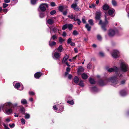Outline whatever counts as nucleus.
Segmentation results:
<instances>
[{
	"mask_svg": "<svg viewBox=\"0 0 129 129\" xmlns=\"http://www.w3.org/2000/svg\"><path fill=\"white\" fill-rule=\"evenodd\" d=\"M81 77L83 79H86L88 78V76L85 73H83L81 75Z\"/></svg>",
	"mask_w": 129,
	"mask_h": 129,
	"instance_id": "22",
	"label": "nucleus"
},
{
	"mask_svg": "<svg viewBox=\"0 0 129 129\" xmlns=\"http://www.w3.org/2000/svg\"><path fill=\"white\" fill-rule=\"evenodd\" d=\"M89 82L91 84H94L95 82L94 80L91 78H89Z\"/></svg>",
	"mask_w": 129,
	"mask_h": 129,
	"instance_id": "25",
	"label": "nucleus"
},
{
	"mask_svg": "<svg viewBox=\"0 0 129 129\" xmlns=\"http://www.w3.org/2000/svg\"><path fill=\"white\" fill-rule=\"evenodd\" d=\"M36 0H31V3L32 4H34L36 3Z\"/></svg>",
	"mask_w": 129,
	"mask_h": 129,
	"instance_id": "49",
	"label": "nucleus"
},
{
	"mask_svg": "<svg viewBox=\"0 0 129 129\" xmlns=\"http://www.w3.org/2000/svg\"><path fill=\"white\" fill-rule=\"evenodd\" d=\"M63 9L64 7L62 6H60L58 7L59 10L62 12Z\"/></svg>",
	"mask_w": 129,
	"mask_h": 129,
	"instance_id": "31",
	"label": "nucleus"
},
{
	"mask_svg": "<svg viewBox=\"0 0 129 129\" xmlns=\"http://www.w3.org/2000/svg\"><path fill=\"white\" fill-rule=\"evenodd\" d=\"M103 10L105 11H107L109 9L110 7L108 4H104L102 7Z\"/></svg>",
	"mask_w": 129,
	"mask_h": 129,
	"instance_id": "14",
	"label": "nucleus"
},
{
	"mask_svg": "<svg viewBox=\"0 0 129 129\" xmlns=\"http://www.w3.org/2000/svg\"><path fill=\"white\" fill-rule=\"evenodd\" d=\"M67 28H68L67 24H66L63 25L62 27V29L63 30H64L66 29Z\"/></svg>",
	"mask_w": 129,
	"mask_h": 129,
	"instance_id": "35",
	"label": "nucleus"
},
{
	"mask_svg": "<svg viewBox=\"0 0 129 129\" xmlns=\"http://www.w3.org/2000/svg\"><path fill=\"white\" fill-rule=\"evenodd\" d=\"M68 28L69 30H71L73 27V25L72 24H68Z\"/></svg>",
	"mask_w": 129,
	"mask_h": 129,
	"instance_id": "29",
	"label": "nucleus"
},
{
	"mask_svg": "<svg viewBox=\"0 0 129 129\" xmlns=\"http://www.w3.org/2000/svg\"><path fill=\"white\" fill-rule=\"evenodd\" d=\"M88 22L89 24L91 25H93L94 24L93 20L92 19H90L88 20Z\"/></svg>",
	"mask_w": 129,
	"mask_h": 129,
	"instance_id": "33",
	"label": "nucleus"
},
{
	"mask_svg": "<svg viewBox=\"0 0 129 129\" xmlns=\"http://www.w3.org/2000/svg\"><path fill=\"white\" fill-rule=\"evenodd\" d=\"M99 54L101 56H102V57L104 56V53L102 52H100Z\"/></svg>",
	"mask_w": 129,
	"mask_h": 129,
	"instance_id": "59",
	"label": "nucleus"
},
{
	"mask_svg": "<svg viewBox=\"0 0 129 129\" xmlns=\"http://www.w3.org/2000/svg\"><path fill=\"white\" fill-rule=\"evenodd\" d=\"M40 16L41 18H43L44 16V15L43 13H41L40 14Z\"/></svg>",
	"mask_w": 129,
	"mask_h": 129,
	"instance_id": "60",
	"label": "nucleus"
},
{
	"mask_svg": "<svg viewBox=\"0 0 129 129\" xmlns=\"http://www.w3.org/2000/svg\"><path fill=\"white\" fill-rule=\"evenodd\" d=\"M73 80L74 82L76 84H78L79 81L78 78L77 76L75 77Z\"/></svg>",
	"mask_w": 129,
	"mask_h": 129,
	"instance_id": "20",
	"label": "nucleus"
},
{
	"mask_svg": "<svg viewBox=\"0 0 129 129\" xmlns=\"http://www.w3.org/2000/svg\"><path fill=\"white\" fill-rule=\"evenodd\" d=\"M92 89L94 91H96L97 90V88L95 86L92 87Z\"/></svg>",
	"mask_w": 129,
	"mask_h": 129,
	"instance_id": "38",
	"label": "nucleus"
},
{
	"mask_svg": "<svg viewBox=\"0 0 129 129\" xmlns=\"http://www.w3.org/2000/svg\"><path fill=\"white\" fill-rule=\"evenodd\" d=\"M82 21L83 23H86V21L84 18H82Z\"/></svg>",
	"mask_w": 129,
	"mask_h": 129,
	"instance_id": "56",
	"label": "nucleus"
},
{
	"mask_svg": "<svg viewBox=\"0 0 129 129\" xmlns=\"http://www.w3.org/2000/svg\"><path fill=\"white\" fill-rule=\"evenodd\" d=\"M56 11L55 10H53L52 11L50 12V14L51 15H53L54 14L56 13Z\"/></svg>",
	"mask_w": 129,
	"mask_h": 129,
	"instance_id": "47",
	"label": "nucleus"
},
{
	"mask_svg": "<svg viewBox=\"0 0 129 129\" xmlns=\"http://www.w3.org/2000/svg\"><path fill=\"white\" fill-rule=\"evenodd\" d=\"M39 7L41 11L44 12L46 10L47 8H48V5L47 4H42L40 5Z\"/></svg>",
	"mask_w": 129,
	"mask_h": 129,
	"instance_id": "7",
	"label": "nucleus"
},
{
	"mask_svg": "<svg viewBox=\"0 0 129 129\" xmlns=\"http://www.w3.org/2000/svg\"><path fill=\"white\" fill-rule=\"evenodd\" d=\"M85 27L87 29L88 31H90L91 30V27L90 26H89L88 24L87 23L86 24Z\"/></svg>",
	"mask_w": 129,
	"mask_h": 129,
	"instance_id": "26",
	"label": "nucleus"
},
{
	"mask_svg": "<svg viewBox=\"0 0 129 129\" xmlns=\"http://www.w3.org/2000/svg\"><path fill=\"white\" fill-rule=\"evenodd\" d=\"M8 4H7L5 3H3V6L4 8H5L8 7Z\"/></svg>",
	"mask_w": 129,
	"mask_h": 129,
	"instance_id": "45",
	"label": "nucleus"
},
{
	"mask_svg": "<svg viewBox=\"0 0 129 129\" xmlns=\"http://www.w3.org/2000/svg\"><path fill=\"white\" fill-rule=\"evenodd\" d=\"M79 19L78 18V17L77 16H74L73 17V19L75 21H77Z\"/></svg>",
	"mask_w": 129,
	"mask_h": 129,
	"instance_id": "43",
	"label": "nucleus"
},
{
	"mask_svg": "<svg viewBox=\"0 0 129 129\" xmlns=\"http://www.w3.org/2000/svg\"><path fill=\"white\" fill-rule=\"evenodd\" d=\"M20 86V84L19 83H16L15 85V88L18 89Z\"/></svg>",
	"mask_w": 129,
	"mask_h": 129,
	"instance_id": "34",
	"label": "nucleus"
},
{
	"mask_svg": "<svg viewBox=\"0 0 129 129\" xmlns=\"http://www.w3.org/2000/svg\"><path fill=\"white\" fill-rule=\"evenodd\" d=\"M125 80H123L121 82V84H123L125 83Z\"/></svg>",
	"mask_w": 129,
	"mask_h": 129,
	"instance_id": "57",
	"label": "nucleus"
},
{
	"mask_svg": "<svg viewBox=\"0 0 129 129\" xmlns=\"http://www.w3.org/2000/svg\"><path fill=\"white\" fill-rule=\"evenodd\" d=\"M70 69L69 68H67L66 69V72L64 74V77L66 78H67L69 80L71 79L72 77V75L69 74V73L70 72Z\"/></svg>",
	"mask_w": 129,
	"mask_h": 129,
	"instance_id": "4",
	"label": "nucleus"
},
{
	"mask_svg": "<svg viewBox=\"0 0 129 129\" xmlns=\"http://www.w3.org/2000/svg\"><path fill=\"white\" fill-rule=\"evenodd\" d=\"M120 66L121 70L123 72H126L127 71L129 70L127 65L123 62L121 63Z\"/></svg>",
	"mask_w": 129,
	"mask_h": 129,
	"instance_id": "5",
	"label": "nucleus"
},
{
	"mask_svg": "<svg viewBox=\"0 0 129 129\" xmlns=\"http://www.w3.org/2000/svg\"><path fill=\"white\" fill-rule=\"evenodd\" d=\"M61 55V54H60L58 52H55L54 54V56L56 59H58L60 57Z\"/></svg>",
	"mask_w": 129,
	"mask_h": 129,
	"instance_id": "16",
	"label": "nucleus"
},
{
	"mask_svg": "<svg viewBox=\"0 0 129 129\" xmlns=\"http://www.w3.org/2000/svg\"><path fill=\"white\" fill-rule=\"evenodd\" d=\"M49 46L51 47H52L56 45V42L55 41H53L52 42H51L50 41L49 42Z\"/></svg>",
	"mask_w": 129,
	"mask_h": 129,
	"instance_id": "24",
	"label": "nucleus"
},
{
	"mask_svg": "<svg viewBox=\"0 0 129 129\" xmlns=\"http://www.w3.org/2000/svg\"><path fill=\"white\" fill-rule=\"evenodd\" d=\"M20 110L21 112H23L25 111V109L23 107H22L20 108Z\"/></svg>",
	"mask_w": 129,
	"mask_h": 129,
	"instance_id": "44",
	"label": "nucleus"
},
{
	"mask_svg": "<svg viewBox=\"0 0 129 129\" xmlns=\"http://www.w3.org/2000/svg\"><path fill=\"white\" fill-rule=\"evenodd\" d=\"M72 39L70 38H69L67 40V43L70 44L71 45L73 46V43L72 42Z\"/></svg>",
	"mask_w": 129,
	"mask_h": 129,
	"instance_id": "28",
	"label": "nucleus"
},
{
	"mask_svg": "<svg viewBox=\"0 0 129 129\" xmlns=\"http://www.w3.org/2000/svg\"><path fill=\"white\" fill-rule=\"evenodd\" d=\"M115 31L114 30L112 29H110L108 31V35L110 37H113L115 35Z\"/></svg>",
	"mask_w": 129,
	"mask_h": 129,
	"instance_id": "9",
	"label": "nucleus"
},
{
	"mask_svg": "<svg viewBox=\"0 0 129 129\" xmlns=\"http://www.w3.org/2000/svg\"><path fill=\"white\" fill-rule=\"evenodd\" d=\"M30 115L28 114H26L25 115V118L26 119H28L30 118Z\"/></svg>",
	"mask_w": 129,
	"mask_h": 129,
	"instance_id": "40",
	"label": "nucleus"
},
{
	"mask_svg": "<svg viewBox=\"0 0 129 129\" xmlns=\"http://www.w3.org/2000/svg\"><path fill=\"white\" fill-rule=\"evenodd\" d=\"M58 39L59 42L61 43H62V42L64 41V40L61 37H59Z\"/></svg>",
	"mask_w": 129,
	"mask_h": 129,
	"instance_id": "39",
	"label": "nucleus"
},
{
	"mask_svg": "<svg viewBox=\"0 0 129 129\" xmlns=\"http://www.w3.org/2000/svg\"><path fill=\"white\" fill-rule=\"evenodd\" d=\"M63 14L64 15H66L67 13V10H66L64 12H62Z\"/></svg>",
	"mask_w": 129,
	"mask_h": 129,
	"instance_id": "53",
	"label": "nucleus"
},
{
	"mask_svg": "<svg viewBox=\"0 0 129 129\" xmlns=\"http://www.w3.org/2000/svg\"><path fill=\"white\" fill-rule=\"evenodd\" d=\"M9 125L11 128H13L15 126V124L14 123H13L11 125L10 124H9Z\"/></svg>",
	"mask_w": 129,
	"mask_h": 129,
	"instance_id": "48",
	"label": "nucleus"
},
{
	"mask_svg": "<svg viewBox=\"0 0 129 129\" xmlns=\"http://www.w3.org/2000/svg\"><path fill=\"white\" fill-rule=\"evenodd\" d=\"M57 36L56 35H53L51 38V39H52L53 40H55L57 38Z\"/></svg>",
	"mask_w": 129,
	"mask_h": 129,
	"instance_id": "36",
	"label": "nucleus"
},
{
	"mask_svg": "<svg viewBox=\"0 0 129 129\" xmlns=\"http://www.w3.org/2000/svg\"><path fill=\"white\" fill-rule=\"evenodd\" d=\"M83 82V80H79V83L77 84L78 85L82 87H83L84 86V83Z\"/></svg>",
	"mask_w": 129,
	"mask_h": 129,
	"instance_id": "19",
	"label": "nucleus"
},
{
	"mask_svg": "<svg viewBox=\"0 0 129 129\" xmlns=\"http://www.w3.org/2000/svg\"><path fill=\"white\" fill-rule=\"evenodd\" d=\"M29 94L30 95H34L35 94L34 92L33 91L29 92Z\"/></svg>",
	"mask_w": 129,
	"mask_h": 129,
	"instance_id": "54",
	"label": "nucleus"
},
{
	"mask_svg": "<svg viewBox=\"0 0 129 129\" xmlns=\"http://www.w3.org/2000/svg\"><path fill=\"white\" fill-rule=\"evenodd\" d=\"M17 104L16 103L12 104L10 102H7L5 103L3 105V109L7 108H14L17 107Z\"/></svg>",
	"mask_w": 129,
	"mask_h": 129,
	"instance_id": "3",
	"label": "nucleus"
},
{
	"mask_svg": "<svg viewBox=\"0 0 129 129\" xmlns=\"http://www.w3.org/2000/svg\"><path fill=\"white\" fill-rule=\"evenodd\" d=\"M109 81L108 78L106 77L100 79L98 81V83L100 86H103L106 85Z\"/></svg>",
	"mask_w": 129,
	"mask_h": 129,
	"instance_id": "2",
	"label": "nucleus"
},
{
	"mask_svg": "<svg viewBox=\"0 0 129 129\" xmlns=\"http://www.w3.org/2000/svg\"><path fill=\"white\" fill-rule=\"evenodd\" d=\"M21 121L23 124H24L25 123V120L24 119L22 118L21 120Z\"/></svg>",
	"mask_w": 129,
	"mask_h": 129,
	"instance_id": "46",
	"label": "nucleus"
},
{
	"mask_svg": "<svg viewBox=\"0 0 129 129\" xmlns=\"http://www.w3.org/2000/svg\"><path fill=\"white\" fill-rule=\"evenodd\" d=\"M2 107H3V110L4 109H5V113L7 114L8 115H9V114H10L12 112V111H13L12 110L11 108L9 109H8L7 108H7L3 109V106Z\"/></svg>",
	"mask_w": 129,
	"mask_h": 129,
	"instance_id": "12",
	"label": "nucleus"
},
{
	"mask_svg": "<svg viewBox=\"0 0 129 129\" xmlns=\"http://www.w3.org/2000/svg\"><path fill=\"white\" fill-rule=\"evenodd\" d=\"M63 48L62 46L61 45H60L59 47L56 49L58 51V52H61L62 51Z\"/></svg>",
	"mask_w": 129,
	"mask_h": 129,
	"instance_id": "18",
	"label": "nucleus"
},
{
	"mask_svg": "<svg viewBox=\"0 0 129 129\" xmlns=\"http://www.w3.org/2000/svg\"><path fill=\"white\" fill-rule=\"evenodd\" d=\"M47 23L50 25H52L54 23L53 20L51 19H50L48 20L47 21Z\"/></svg>",
	"mask_w": 129,
	"mask_h": 129,
	"instance_id": "23",
	"label": "nucleus"
},
{
	"mask_svg": "<svg viewBox=\"0 0 129 129\" xmlns=\"http://www.w3.org/2000/svg\"><path fill=\"white\" fill-rule=\"evenodd\" d=\"M42 75V73L40 72H37L34 75V77L35 78H39Z\"/></svg>",
	"mask_w": 129,
	"mask_h": 129,
	"instance_id": "17",
	"label": "nucleus"
},
{
	"mask_svg": "<svg viewBox=\"0 0 129 129\" xmlns=\"http://www.w3.org/2000/svg\"><path fill=\"white\" fill-rule=\"evenodd\" d=\"M96 16L95 17V19L96 20H100L99 23V24L101 25L102 29L104 31H106L107 29L106 28V26L107 24L108 23V21L107 19V16L106 15H105V21L103 22L102 20H101V11H99L96 12Z\"/></svg>",
	"mask_w": 129,
	"mask_h": 129,
	"instance_id": "1",
	"label": "nucleus"
},
{
	"mask_svg": "<svg viewBox=\"0 0 129 129\" xmlns=\"http://www.w3.org/2000/svg\"><path fill=\"white\" fill-rule=\"evenodd\" d=\"M6 121L7 122H10V120L9 118H7L6 119Z\"/></svg>",
	"mask_w": 129,
	"mask_h": 129,
	"instance_id": "64",
	"label": "nucleus"
},
{
	"mask_svg": "<svg viewBox=\"0 0 129 129\" xmlns=\"http://www.w3.org/2000/svg\"><path fill=\"white\" fill-rule=\"evenodd\" d=\"M119 52L117 50H114L113 51L112 54V56L115 58H117L118 57Z\"/></svg>",
	"mask_w": 129,
	"mask_h": 129,
	"instance_id": "10",
	"label": "nucleus"
},
{
	"mask_svg": "<svg viewBox=\"0 0 129 129\" xmlns=\"http://www.w3.org/2000/svg\"><path fill=\"white\" fill-rule=\"evenodd\" d=\"M4 1L6 3H7L10 2V0H4Z\"/></svg>",
	"mask_w": 129,
	"mask_h": 129,
	"instance_id": "58",
	"label": "nucleus"
},
{
	"mask_svg": "<svg viewBox=\"0 0 129 129\" xmlns=\"http://www.w3.org/2000/svg\"><path fill=\"white\" fill-rule=\"evenodd\" d=\"M108 78L109 80V82H111L115 84H117L118 82V81L117 80L116 77H114Z\"/></svg>",
	"mask_w": 129,
	"mask_h": 129,
	"instance_id": "8",
	"label": "nucleus"
},
{
	"mask_svg": "<svg viewBox=\"0 0 129 129\" xmlns=\"http://www.w3.org/2000/svg\"><path fill=\"white\" fill-rule=\"evenodd\" d=\"M78 4L73 3V9L76 11H79L81 8L77 5Z\"/></svg>",
	"mask_w": 129,
	"mask_h": 129,
	"instance_id": "11",
	"label": "nucleus"
},
{
	"mask_svg": "<svg viewBox=\"0 0 129 129\" xmlns=\"http://www.w3.org/2000/svg\"><path fill=\"white\" fill-rule=\"evenodd\" d=\"M21 103L22 104L24 105L27 103L26 100L25 99H23L21 100Z\"/></svg>",
	"mask_w": 129,
	"mask_h": 129,
	"instance_id": "27",
	"label": "nucleus"
},
{
	"mask_svg": "<svg viewBox=\"0 0 129 129\" xmlns=\"http://www.w3.org/2000/svg\"><path fill=\"white\" fill-rule=\"evenodd\" d=\"M74 51L75 53H77L78 52V49L76 48H74Z\"/></svg>",
	"mask_w": 129,
	"mask_h": 129,
	"instance_id": "62",
	"label": "nucleus"
},
{
	"mask_svg": "<svg viewBox=\"0 0 129 129\" xmlns=\"http://www.w3.org/2000/svg\"><path fill=\"white\" fill-rule=\"evenodd\" d=\"M3 125L4 127L5 128V129H10L7 126L6 124L5 123H3Z\"/></svg>",
	"mask_w": 129,
	"mask_h": 129,
	"instance_id": "50",
	"label": "nucleus"
},
{
	"mask_svg": "<svg viewBox=\"0 0 129 129\" xmlns=\"http://www.w3.org/2000/svg\"><path fill=\"white\" fill-rule=\"evenodd\" d=\"M112 4L114 6H116L117 5V3L115 0H112Z\"/></svg>",
	"mask_w": 129,
	"mask_h": 129,
	"instance_id": "32",
	"label": "nucleus"
},
{
	"mask_svg": "<svg viewBox=\"0 0 129 129\" xmlns=\"http://www.w3.org/2000/svg\"><path fill=\"white\" fill-rule=\"evenodd\" d=\"M51 6L54 7L55 6V3L54 2H52L51 4Z\"/></svg>",
	"mask_w": 129,
	"mask_h": 129,
	"instance_id": "55",
	"label": "nucleus"
},
{
	"mask_svg": "<svg viewBox=\"0 0 129 129\" xmlns=\"http://www.w3.org/2000/svg\"><path fill=\"white\" fill-rule=\"evenodd\" d=\"M66 35H67V34L64 31L63 32V34H62V36L63 37H64L66 36Z\"/></svg>",
	"mask_w": 129,
	"mask_h": 129,
	"instance_id": "61",
	"label": "nucleus"
},
{
	"mask_svg": "<svg viewBox=\"0 0 129 129\" xmlns=\"http://www.w3.org/2000/svg\"><path fill=\"white\" fill-rule=\"evenodd\" d=\"M77 23L78 25H80V24L81 23V21H80V20L79 19L77 21Z\"/></svg>",
	"mask_w": 129,
	"mask_h": 129,
	"instance_id": "52",
	"label": "nucleus"
},
{
	"mask_svg": "<svg viewBox=\"0 0 129 129\" xmlns=\"http://www.w3.org/2000/svg\"><path fill=\"white\" fill-rule=\"evenodd\" d=\"M91 67V64L90 63H89L87 66V68L90 69Z\"/></svg>",
	"mask_w": 129,
	"mask_h": 129,
	"instance_id": "42",
	"label": "nucleus"
},
{
	"mask_svg": "<svg viewBox=\"0 0 129 129\" xmlns=\"http://www.w3.org/2000/svg\"><path fill=\"white\" fill-rule=\"evenodd\" d=\"M70 99H69L67 101V102L71 105L73 104V102L72 101H70Z\"/></svg>",
	"mask_w": 129,
	"mask_h": 129,
	"instance_id": "51",
	"label": "nucleus"
},
{
	"mask_svg": "<svg viewBox=\"0 0 129 129\" xmlns=\"http://www.w3.org/2000/svg\"><path fill=\"white\" fill-rule=\"evenodd\" d=\"M69 56L68 55H66L63 58L62 62V63H64L67 61V59L68 58Z\"/></svg>",
	"mask_w": 129,
	"mask_h": 129,
	"instance_id": "21",
	"label": "nucleus"
},
{
	"mask_svg": "<svg viewBox=\"0 0 129 129\" xmlns=\"http://www.w3.org/2000/svg\"><path fill=\"white\" fill-rule=\"evenodd\" d=\"M84 70L83 68L81 66L78 68V72H82L84 71Z\"/></svg>",
	"mask_w": 129,
	"mask_h": 129,
	"instance_id": "30",
	"label": "nucleus"
},
{
	"mask_svg": "<svg viewBox=\"0 0 129 129\" xmlns=\"http://www.w3.org/2000/svg\"><path fill=\"white\" fill-rule=\"evenodd\" d=\"M114 9H109L108 10V12H104V13L106 14H108L109 15L112 16V15L114 13Z\"/></svg>",
	"mask_w": 129,
	"mask_h": 129,
	"instance_id": "13",
	"label": "nucleus"
},
{
	"mask_svg": "<svg viewBox=\"0 0 129 129\" xmlns=\"http://www.w3.org/2000/svg\"><path fill=\"white\" fill-rule=\"evenodd\" d=\"M57 29L55 28H54L53 29V31L54 32L57 31Z\"/></svg>",
	"mask_w": 129,
	"mask_h": 129,
	"instance_id": "63",
	"label": "nucleus"
},
{
	"mask_svg": "<svg viewBox=\"0 0 129 129\" xmlns=\"http://www.w3.org/2000/svg\"><path fill=\"white\" fill-rule=\"evenodd\" d=\"M120 94L121 95L124 96L127 94V92L125 90L123 89L121 90L120 91Z\"/></svg>",
	"mask_w": 129,
	"mask_h": 129,
	"instance_id": "15",
	"label": "nucleus"
},
{
	"mask_svg": "<svg viewBox=\"0 0 129 129\" xmlns=\"http://www.w3.org/2000/svg\"><path fill=\"white\" fill-rule=\"evenodd\" d=\"M78 34V32L76 30H74L73 31V35L76 36Z\"/></svg>",
	"mask_w": 129,
	"mask_h": 129,
	"instance_id": "41",
	"label": "nucleus"
},
{
	"mask_svg": "<svg viewBox=\"0 0 129 129\" xmlns=\"http://www.w3.org/2000/svg\"><path fill=\"white\" fill-rule=\"evenodd\" d=\"M118 68L117 67H115L114 68H111L109 69L108 71L109 72H113L115 71L116 73V75L117 76H119V77H121L122 76V75L120 74V75H118Z\"/></svg>",
	"mask_w": 129,
	"mask_h": 129,
	"instance_id": "6",
	"label": "nucleus"
},
{
	"mask_svg": "<svg viewBox=\"0 0 129 129\" xmlns=\"http://www.w3.org/2000/svg\"><path fill=\"white\" fill-rule=\"evenodd\" d=\"M97 37V39L98 40L100 41L102 39V38L101 36L100 35H98Z\"/></svg>",
	"mask_w": 129,
	"mask_h": 129,
	"instance_id": "37",
	"label": "nucleus"
}]
</instances>
